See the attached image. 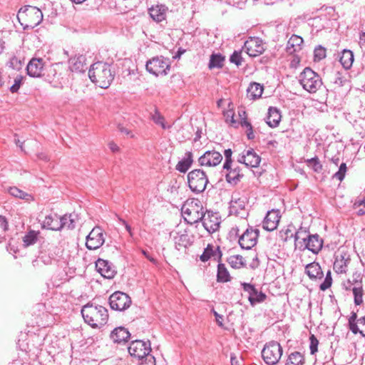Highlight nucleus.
<instances>
[{
	"label": "nucleus",
	"instance_id": "774afa93",
	"mask_svg": "<svg viewBox=\"0 0 365 365\" xmlns=\"http://www.w3.org/2000/svg\"><path fill=\"white\" fill-rule=\"evenodd\" d=\"M352 277L355 286H361V278L360 277V274H357L356 273L354 274Z\"/></svg>",
	"mask_w": 365,
	"mask_h": 365
},
{
	"label": "nucleus",
	"instance_id": "09e8293b",
	"mask_svg": "<svg viewBox=\"0 0 365 365\" xmlns=\"http://www.w3.org/2000/svg\"><path fill=\"white\" fill-rule=\"evenodd\" d=\"M349 81L347 78L343 74V73L337 71L335 73L334 83L339 87L344 86Z\"/></svg>",
	"mask_w": 365,
	"mask_h": 365
},
{
	"label": "nucleus",
	"instance_id": "e433bc0d",
	"mask_svg": "<svg viewBox=\"0 0 365 365\" xmlns=\"http://www.w3.org/2000/svg\"><path fill=\"white\" fill-rule=\"evenodd\" d=\"M225 57L220 53H213L210 56L208 67L210 69L220 68L223 66Z\"/></svg>",
	"mask_w": 365,
	"mask_h": 365
},
{
	"label": "nucleus",
	"instance_id": "8fccbe9b",
	"mask_svg": "<svg viewBox=\"0 0 365 365\" xmlns=\"http://www.w3.org/2000/svg\"><path fill=\"white\" fill-rule=\"evenodd\" d=\"M9 192L10 195L19 197L20 199H27L29 197V195L24 192L23 190L17 188L16 187H11L9 189Z\"/></svg>",
	"mask_w": 365,
	"mask_h": 365
},
{
	"label": "nucleus",
	"instance_id": "0eeeda50",
	"mask_svg": "<svg viewBox=\"0 0 365 365\" xmlns=\"http://www.w3.org/2000/svg\"><path fill=\"white\" fill-rule=\"evenodd\" d=\"M282 351L279 343L272 341L264 345L262 351V356L267 364L274 365L281 359Z\"/></svg>",
	"mask_w": 365,
	"mask_h": 365
},
{
	"label": "nucleus",
	"instance_id": "cd10ccee",
	"mask_svg": "<svg viewBox=\"0 0 365 365\" xmlns=\"http://www.w3.org/2000/svg\"><path fill=\"white\" fill-rule=\"evenodd\" d=\"M168 8L164 5H157L149 9L150 17L156 22H161L166 18Z\"/></svg>",
	"mask_w": 365,
	"mask_h": 365
},
{
	"label": "nucleus",
	"instance_id": "5701e85b",
	"mask_svg": "<svg viewBox=\"0 0 365 365\" xmlns=\"http://www.w3.org/2000/svg\"><path fill=\"white\" fill-rule=\"evenodd\" d=\"M221 257L222 252L218 246L215 247L212 245H208L204 250L203 253L200 256V259L202 262H207L210 259L219 261Z\"/></svg>",
	"mask_w": 365,
	"mask_h": 365
},
{
	"label": "nucleus",
	"instance_id": "4d7b16f0",
	"mask_svg": "<svg viewBox=\"0 0 365 365\" xmlns=\"http://www.w3.org/2000/svg\"><path fill=\"white\" fill-rule=\"evenodd\" d=\"M152 119L157 125H160L163 129H166L167 127L165 124V119L158 111H155L152 115Z\"/></svg>",
	"mask_w": 365,
	"mask_h": 365
},
{
	"label": "nucleus",
	"instance_id": "680f3d73",
	"mask_svg": "<svg viewBox=\"0 0 365 365\" xmlns=\"http://www.w3.org/2000/svg\"><path fill=\"white\" fill-rule=\"evenodd\" d=\"M230 61L237 66H239L241 64L242 62V57L240 52L235 51L230 56Z\"/></svg>",
	"mask_w": 365,
	"mask_h": 365
},
{
	"label": "nucleus",
	"instance_id": "c85d7f7f",
	"mask_svg": "<svg viewBox=\"0 0 365 365\" xmlns=\"http://www.w3.org/2000/svg\"><path fill=\"white\" fill-rule=\"evenodd\" d=\"M305 272L311 279H322L324 274L319 263L312 262L305 267Z\"/></svg>",
	"mask_w": 365,
	"mask_h": 365
},
{
	"label": "nucleus",
	"instance_id": "e2e57ef3",
	"mask_svg": "<svg viewBox=\"0 0 365 365\" xmlns=\"http://www.w3.org/2000/svg\"><path fill=\"white\" fill-rule=\"evenodd\" d=\"M131 60L130 58H125L123 62V67L125 70L128 71V75L134 74V69L130 68Z\"/></svg>",
	"mask_w": 365,
	"mask_h": 365
},
{
	"label": "nucleus",
	"instance_id": "39448f33",
	"mask_svg": "<svg viewBox=\"0 0 365 365\" xmlns=\"http://www.w3.org/2000/svg\"><path fill=\"white\" fill-rule=\"evenodd\" d=\"M27 18V23H21L24 26V29H34L38 26L43 20V14L41 11L35 6H26L24 8H21L18 14V19L19 21L21 19H24V16Z\"/></svg>",
	"mask_w": 365,
	"mask_h": 365
},
{
	"label": "nucleus",
	"instance_id": "ea45409f",
	"mask_svg": "<svg viewBox=\"0 0 365 365\" xmlns=\"http://www.w3.org/2000/svg\"><path fill=\"white\" fill-rule=\"evenodd\" d=\"M230 266L235 269H239L245 265V262L242 256L237 255L230 256L227 259Z\"/></svg>",
	"mask_w": 365,
	"mask_h": 365
},
{
	"label": "nucleus",
	"instance_id": "0e129e2a",
	"mask_svg": "<svg viewBox=\"0 0 365 365\" xmlns=\"http://www.w3.org/2000/svg\"><path fill=\"white\" fill-rule=\"evenodd\" d=\"M355 206H358L359 209L357 210L358 215H365V200H361L358 202H355Z\"/></svg>",
	"mask_w": 365,
	"mask_h": 365
},
{
	"label": "nucleus",
	"instance_id": "6ab92c4d",
	"mask_svg": "<svg viewBox=\"0 0 365 365\" xmlns=\"http://www.w3.org/2000/svg\"><path fill=\"white\" fill-rule=\"evenodd\" d=\"M180 227L178 225V230L175 232L176 235L174 236L175 246L178 250H180L182 248H186L192 243V240L188 235L187 230L186 229L180 230Z\"/></svg>",
	"mask_w": 365,
	"mask_h": 365
},
{
	"label": "nucleus",
	"instance_id": "473e14b6",
	"mask_svg": "<svg viewBox=\"0 0 365 365\" xmlns=\"http://www.w3.org/2000/svg\"><path fill=\"white\" fill-rule=\"evenodd\" d=\"M227 170L228 173L226 174V180L233 185H237L243 177V174L241 173L240 168L238 166L233 168L230 167Z\"/></svg>",
	"mask_w": 365,
	"mask_h": 365
},
{
	"label": "nucleus",
	"instance_id": "72a5a7b5",
	"mask_svg": "<svg viewBox=\"0 0 365 365\" xmlns=\"http://www.w3.org/2000/svg\"><path fill=\"white\" fill-rule=\"evenodd\" d=\"M192 163V154L191 152H186L185 157L178 162L176 170L180 173H186Z\"/></svg>",
	"mask_w": 365,
	"mask_h": 365
},
{
	"label": "nucleus",
	"instance_id": "f8f14e48",
	"mask_svg": "<svg viewBox=\"0 0 365 365\" xmlns=\"http://www.w3.org/2000/svg\"><path fill=\"white\" fill-rule=\"evenodd\" d=\"M247 202V198L245 197L233 196L230 201V214L245 218L248 215L246 209Z\"/></svg>",
	"mask_w": 365,
	"mask_h": 365
},
{
	"label": "nucleus",
	"instance_id": "7ed1b4c3",
	"mask_svg": "<svg viewBox=\"0 0 365 365\" xmlns=\"http://www.w3.org/2000/svg\"><path fill=\"white\" fill-rule=\"evenodd\" d=\"M205 212L201 202L197 200L187 202L182 207L184 220L190 225L201 221Z\"/></svg>",
	"mask_w": 365,
	"mask_h": 365
},
{
	"label": "nucleus",
	"instance_id": "f3484780",
	"mask_svg": "<svg viewBox=\"0 0 365 365\" xmlns=\"http://www.w3.org/2000/svg\"><path fill=\"white\" fill-rule=\"evenodd\" d=\"M242 286L244 291L248 294V299L252 306L263 302L266 299V294L261 291H258L252 284L242 283Z\"/></svg>",
	"mask_w": 365,
	"mask_h": 365
},
{
	"label": "nucleus",
	"instance_id": "338daca9",
	"mask_svg": "<svg viewBox=\"0 0 365 365\" xmlns=\"http://www.w3.org/2000/svg\"><path fill=\"white\" fill-rule=\"evenodd\" d=\"M118 130L122 134L125 135L128 138H133L134 136L133 131L128 128L124 127L123 125H119Z\"/></svg>",
	"mask_w": 365,
	"mask_h": 365
},
{
	"label": "nucleus",
	"instance_id": "4468645a",
	"mask_svg": "<svg viewBox=\"0 0 365 365\" xmlns=\"http://www.w3.org/2000/svg\"><path fill=\"white\" fill-rule=\"evenodd\" d=\"M350 255L344 250H339L335 255L333 268L337 274L346 273L350 262Z\"/></svg>",
	"mask_w": 365,
	"mask_h": 365
},
{
	"label": "nucleus",
	"instance_id": "412c9836",
	"mask_svg": "<svg viewBox=\"0 0 365 365\" xmlns=\"http://www.w3.org/2000/svg\"><path fill=\"white\" fill-rule=\"evenodd\" d=\"M280 216L277 210L269 211L263 221V228L268 231H273L277 227Z\"/></svg>",
	"mask_w": 365,
	"mask_h": 365
},
{
	"label": "nucleus",
	"instance_id": "f03ea898",
	"mask_svg": "<svg viewBox=\"0 0 365 365\" xmlns=\"http://www.w3.org/2000/svg\"><path fill=\"white\" fill-rule=\"evenodd\" d=\"M91 81L102 88H107L114 78L110 65L98 61L91 65L88 71Z\"/></svg>",
	"mask_w": 365,
	"mask_h": 365
},
{
	"label": "nucleus",
	"instance_id": "a18cd8bd",
	"mask_svg": "<svg viewBox=\"0 0 365 365\" xmlns=\"http://www.w3.org/2000/svg\"><path fill=\"white\" fill-rule=\"evenodd\" d=\"M140 347L141 355H151V344L150 340L138 339V348Z\"/></svg>",
	"mask_w": 365,
	"mask_h": 365
},
{
	"label": "nucleus",
	"instance_id": "2eb2a0df",
	"mask_svg": "<svg viewBox=\"0 0 365 365\" xmlns=\"http://www.w3.org/2000/svg\"><path fill=\"white\" fill-rule=\"evenodd\" d=\"M204 228L210 233L212 234L220 228V218L217 213L205 212L203 219L201 220Z\"/></svg>",
	"mask_w": 365,
	"mask_h": 365
},
{
	"label": "nucleus",
	"instance_id": "4be33fe9",
	"mask_svg": "<svg viewBox=\"0 0 365 365\" xmlns=\"http://www.w3.org/2000/svg\"><path fill=\"white\" fill-rule=\"evenodd\" d=\"M43 60L42 58H32L27 65V73L31 77H39L43 69Z\"/></svg>",
	"mask_w": 365,
	"mask_h": 365
},
{
	"label": "nucleus",
	"instance_id": "13d9d810",
	"mask_svg": "<svg viewBox=\"0 0 365 365\" xmlns=\"http://www.w3.org/2000/svg\"><path fill=\"white\" fill-rule=\"evenodd\" d=\"M309 340H310V345H309L310 353L312 354H314L317 351V346H318L319 341H318L317 339L314 335H312L309 337Z\"/></svg>",
	"mask_w": 365,
	"mask_h": 365
},
{
	"label": "nucleus",
	"instance_id": "de8ad7c7",
	"mask_svg": "<svg viewBox=\"0 0 365 365\" xmlns=\"http://www.w3.org/2000/svg\"><path fill=\"white\" fill-rule=\"evenodd\" d=\"M307 163L314 172L320 173L322 170V165L320 163L317 157L308 159Z\"/></svg>",
	"mask_w": 365,
	"mask_h": 365
},
{
	"label": "nucleus",
	"instance_id": "ddd939ff",
	"mask_svg": "<svg viewBox=\"0 0 365 365\" xmlns=\"http://www.w3.org/2000/svg\"><path fill=\"white\" fill-rule=\"evenodd\" d=\"M244 50L252 57L258 56L264 51L262 39L258 37H250L244 45Z\"/></svg>",
	"mask_w": 365,
	"mask_h": 365
},
{
	"label": "nucleus",
	"instance_id": "864d4df0",
	"mask_svg": "<svg viewBox=\"0 0 365 365\" xmlns=\"http://www.w3.org/2000/svg\"><path fill=\"white\" fill-rule=\"evenodd\" d=\"M9 67L12 68L13 69H15V70H20L22 67V61L21 60L16 57V56H13L10 58L9 63H8Z\"/></svg>",
	"mask_w": 365,
	"mask_h": 365
},
{
	"label": "nucleus",
	"instance_id": "c9c22d12",
	"mask_svg": "<svg viewBox=\"0 0 365 365\" xmlns=\"http://www.w3.org/2000/svg\"><path fill=\"white\" fill-rule=\"evenodd\" d=\"M304 355L299 351L292 352L287 360L285 365H304Z\"/></svg>",
	"mask_w": 365,
	"mask_h": 365
},
{
	"label": "nucleus",
	"instance_id": "7c9ffc66",
	"mask_svg": "<svg viewBox=\"0 0 365 365\" xmlns=\"http://www.w3.org/2000/svg\"><path fill=\"white\" fill-rule=\"evenodd\" d=\"M354 53L349 49H344L339 58V61L345 70H349L354 63Z\"/></svg>",
	"mask_w": 365,
	"mask_h": 365
},
{
	"label": "nucleus",
	"instance_id": "2f4dec72",
	"mask_svg": "<svg viewBox=\"0 0 365 365\" xmlns=\"http://www.w3.org/2000/svg\"><path fill=\"white\" fill-rule=\"evenodd\" d=\"M281 120V114L279 110L276 108H269L267 117V123L271 128L277 127Z\"/></svg>",
	"mask_w": 365,
	"mask_h": 365
},
{
	"label": "nucleus",
	"instance_id": "37998d69",
	"mask_svg": "<svg viewBox=\"0 0 365 365\" xmlns=\"http://www.w3.org/2000/svg\"><path fill=\"white\" fill-rule=\"evenodd\" d=\"M138 365H155V359L153 355H141L138 352Z\"/></svg>",
	"mask_w": 365,
	"mask_h": 365
},
{
	"label": "nucleus",
	"instance_id": "6e6d98bb",
	"mask_svg": "<svg viewBox=\"0 0 365 365\" xmlns=\"http://www.w3.org/2000/svg\"><path fill=\"white\" fill-rule=\"evenodd\" d=\"M224 155L225 158V161L223 165V168L225 170H229L230 168V165L232 164V151L231 149H227L224 151Z\"/></svg>",
	"mask_w": 365,
	"mask_h": 365
},
{
	"label": "nucleus",
	"instance_id": "6e6552de",
	"mask_svg": "<svg viewBox=\"0 0 365 365\" xmlns=\"http://www.w3.org/2000/svg\"><path fill=\"white\" fill-rule=\"evenodd\" d=\"M146 70L155 76L167 74V71L170 68L168 59L160 57H154L147 61L145 64Z\"/></svg>",
	"mask_w": 365,
	"mask_h": 365
},
{
	"label": "nucleus",
	"instance_id": "423d86ee",
	"mask_svg": "<svg viewBox=\"0 0 365 365\" xmlns=\"http://www.w3.org/2000/svg\"><path fill=\"white\" fill-rule=\"evenodd\" d=\"M188 185L190 190L196 193L203 192L208 183L205 173L200 169H195L187 174Z\"/></svg>",
	"mask_w": 365,
	"mask_h": 365
},
{
	"label": "nucleus",
	"instance_id": "bf43d9fd",
	"mask_svg": "<svg viewBox=\"0 0 365 365\" xmlns=\"http://www.w3.org/2000/svg\"><path fill=\"white\" fill-rule=\"evenodd\" d=\"M22 77L21 76H17L14 79V83L10 87V91L11 93H16L21 84Z\"/></svg>",
	"mask_w": 365,
	"mask_h": 365
},
{
	"label": "nucleus",
	"instance_id": "c03bdc74",
	"mask_svg": "<svg viewBox=\"0 0 365 365\" xmlns=\"http://www.w3.org/2000/svg\"><path fill=\"white\" fill-rule=\"evenodd\" d=\"M309 235H310L305 228L300 227L294 234L295 242L297 243V241L302 240L303 245H304Z\"/></svg>",
	"mask_w": 365,
	"mask_h": 365
},
{
	"label": "nucleus",
	"instance_id": "603ef678",
	"mask_svg": "<svg viewBox=\"0 0 365 365\" xmlns=\"http://www.w3.org/2000/svg\"><path fill=\"white\" fill-rule=\"evenodd\" d=\"M346 170L347 168L346 163H341V165H339V170L336 173H334L333 178L339 180V181H342L345 177Z\"/></svg>",
	"mask_w": 365,
	"mask_h": 365
},
{
	"label": "nucleus",
	"instance_id": "20e7f679",
	"mask_svg": "<svg viewBox=\"0 0 365 365\" xmlns=\"http://www.w3.org/2000/svg\"><path fill=\"white\" fill-rule=\"evenodd\" d=\"M299 83L310 93H316L322 85L320 76L309 67L305 68L300 73Z\"/></svg>",
	"mask_w": 365,
	"mask_h": 365
},
{
	"label": "nucleus",
	"instance_id": "3c124183",
	"mask_svg": "<svg viewBox=\"0 0 365 365\" xmlns=\"http://www.w3.org/2000/svg\"><path fill=\"white\" fill-rule=\"evenodd\" d=\"M326 57V49L322 46H317L314 51V61H320Z\"/></svg>",
	"mask_w": 365,
	"mask_h": 365
},
{
	"label": "nucleus",
	"instance_id": "b1692460",
	"mask_svg": "<svg viewBox=\"0 0 365 365\" xmlns=\"http://www.w3.org/2000/svg\"><path fill=\"white\" fill-rule=\"evenodd\" d=\"M304 249H307L314 254H317L323 246V240L319 235H310L304 245Z\"/></svg>",
	"mask_w": 365,
	"mask_h": 365
},
{
	"label": "nucleus",
	"instance_id": "79ce46f5",
	"mask_svg": "<svg viewBox=\"0 0 365 365\" xmlns=\"http://www.w3.org/2000/svg\"><path fill=\"white\" fill-rule=\"evenodd\" d=\"M352 292L354 297V304L357 306L363 303L364 290L362 286H354L352 288Z\"/></svg>",
	"mask_w": 365,
	"mask_h": 365
},
{
	"label": "nucleus",
	"instance_id": "aec40b11",
	"mask_svg": "<svg viewBox=\"0 0 365 365\" xmlns=\"http://www.w3.org/2000/svg\"><path fill=\"white\" fill-rule=\"evenodd\" d=\"M97 271L105 278L111 279L114 277L115 272L108 261L98 259L96 262Z\"/></svg>",
	"mask_w": 365,
	"mask_h": 365
},
{
	"label": "nucleus",
	"instance_id": "4c0bfd02",
	"mask_svg": "<svg viewBox=\"0 0 365 365\" xmlns=\"http://www.w3.org/2000/svg\"><path fill=\"white\" fill-rule=\"evenodd\" d=\"M76 215H65L61 217V224H62V228L67 227L68 229L72 230L76 227Z\"/></svg>",
	"mask_w": 365,
	"mask_h": 365
},
{
	"label": "nucleus",
	"instance_id": "58836bf2",
	"mask_svg": "<svg viewBox=\"0 0 365 365\" xmlns=\"http://www.w3.org/2000/svg\"><path fill=\"white\" fill-rule=\"evenodd\" d=\"M217 282H227L230 281V277L224 264H219L217 266Z\"/></svg>",
	"mask_w": 365,
	"mask_h": 365
},
{
	"label": "nucleus",
	"instance_id": "052dcab7",
	"mask_svg": "<svg viewBox=\"0 0 365 365\" xmlns=\"http://www.w3.org/2000/svg\"><path fill=\"white\" fill-rule=\"evenodd\" d=\"M8 230V222L5 217L0 215V236Z\"/></svg>",
	"mask_w": 365,
	"mask_h": 365
},
{
	"label": "nucleus",
	"instance_id": "49530a36",
	"mask_svg": "<svg viewBox=\"0 0 365 365\" xmlns=\"http://www.w3.org/2000/svg\"><path fill=\"white\" fill-rule=\"evenodd\" d=\"M240 125L242 127H245L247 128L246 133L247 136L249 140H252L255 138V135L253 133V129L251 123L247 120V117L242 118L240 120Z\"/></svg>",
	"mask_w": 365,
	"mask_h": 365
},
{
	"label": "nucleus",
	"instance_id": "f257e3e1",
	"mask_svg": "<svg viewBox=\"0 0 365 365\" xmlns=\"http://www.w3.org/2000/svg\"><path fill=\"white\" fill-rule=\"evenodd\" d=\"M81 314L85 322L93 328H101L107 323L108 319L107 309L93 303H88L83 306Z\"/></svg>",
	"mask_w": 365,
	"mask_h": 365
},
{
	"label": "nucleus",
	"instance_id": "a19ab883",
	"mask_svg": "<svg viewBox=\"0 0 365 365\" xmlns=\"http://www.w3.org/2000/svg\"><path fill=\"white\" fill-rule=\"evenodd\" d=\"M39 235V232H36L34 230H30L27 234L24 237L23 242L24 245L28 247L35 244L38 239V235Z\"/></svg>",
	"mask_w": 365,
	"mask_h": 365
},
{
	"label": "nucleus",
	"instance_id": "bb28decb",
	"mask_svg": "<svg viewBox=\"0 0 365 365\" xmlns=\"http://www.w3.org/2000/svg\"><path fill=\"white\" fill-rule=\"evenodd\" d=\"M42 227L56 231L61 230L62 229L61 217L56 214L46 216L42 223Z\"/></svg>",
	"mask_w": 365,
	"mask_h": 365
},
{
	"label": "nucleus",
	"instance_id": "69168bd1",
	"mask_svg": "<svg viewBox=\"0 0 365 365\" xmlns=\"http://www.w3.org/2000/svg\"><path fill=\"white\" fill-rule=\"evenodd\" d=\"M137 340L133 341L130 344V345L128 346V350L130 354V355L134 358L137 357L136 352H137Z\"/></svg>",
	"mask_w": 365,
	"mask_h": 365
},
{
	"label": "nucleus",
	"instance_id": "1a4fd4ad",
	"mask_svg": "<svg viewBox=\"0 0 365 365\" xmlns=\"http://www.w3.org/2000/svg\"><path fill=\"white\" fill-rule=\"evenodd\" d=\"M130 297L122 292H115L109 297V304L112 309L116 311H124L130 307L131 304Z\"/></svg>",
	"mask_w": 365,
	"mask_h": 365
},
{
	"label": "nucleus",
	"instance_id": "5fc2aeb1",
	"mask_svg": "<svg viewBox=\"0 0 365 365\" xmlns=\"http://www.w3.org/2000/svg\"><path fill=\"white\" fill-rule=\"evenodd\" d=\"M331 283H332V278H331V271L329 270L327 272V274H326L324 282L320 284V287H319L320 289L322 291H324V290L329 289L331 287Z\"/></svg>",
	"mask_w": 365,
	"mask_h": 365
},
{
	"label": "nucleus",
	"instance_id": "c756f323",
	"mask_svg": "<svg viewBox=\"0 0 365 365\" xmlns=\"http://www.w3.org/2000/svg\"><path fill=\"white\" fill-rule=\"evenodd\" d=\"M303 43V39L297 35H292L287 44L286 51L288 53L292 54L301 50V46Z\"/></svg>",
	"mask_w": 365,
	"mask_h": 365
},
{
	"label": "nucleus",
	"instance_id": "9d476101",
	"mask_svg": "<svg viewBox=\"0 0 365 365\" xmlns=\"http://www.w3.org/2000/svg\"><path fill=\"white\" fill-rule=\"evenodd\" d=\"M259 230L248 227L239 237V245L242 249L251 250L257 242Z\"/></svg>",
	"mask_w": 365,
	"mask_h": 365
},
{
	"label": "nucleus",
	"instance_id": "dca6fc26",
	"mask_svg": "<svg viewBox=\"0 0 365 365\" xmlns=\"http://www.w3.org/2000/svg\"><path fill=\"white\" fill-rule=\"evenodd\" d=\"M222 160L220 153L212 150L206 151L198 159V163L201 166L215 167L220 164Z\"/></svg>",
	"mask_w": 365,
	"mask_h": 365
},
{
	"label": "nucleus",
	"instance_id": "f704fd0d",
	"mask_svg": "<svg viewBox=\"0 0 365 365\" xmlns=\"http://www.w3.org/2000/svg\"><path fill=\"white\" fill-rule=\"evenodd\" d=\"M263 92V87L257 83H252L247 90V97L251 100H255L261 97Z\"/></svg>",
	"mask_w": 365,
	"mask_h": 365
},
{
	"label": "nucleus",
	"instance_id": "a878e982",
	"mask_svg": "<svg viewBox=\"0 0 365 365\" xmlns=\"http://www.w3.org/2000/svg\"><path fill=\"white\" fill-rule=\"evenodd\" d=\"M110 336L114 343L120 344L127 341L130 336V334L125 327H119L111 331Z\"/></svg>",
	"mask_w": 365,
	"mask_h": 365
},
{
	"label": "nucleus",
	"instance_id": "a211bd4d",
	"mask_svg": "<svg viewBox=\"0 0 365 365\" xmlns=\"http://www.w3.org/2000/svg\"><path fill=\"white\" fill-rule=\"evenodd\" d=\"M260 161V157L252 148L245 150L237 158V162L251 168H257Z\"/></svg>",
	"mask_w": 365,
	"mask_h": 365
},
{
	"label": "nucleus",
	"instance_id": "393cba45",
	"mask_svg": "<svg viewBox=\"0 0 365 365\" xmlns=\"http://www.w3.org/2000/svg\"><path fill=\"white\" fill-rule=\"evenodd\" d=\"M68 63L69 68L73 72H83L87 68L83 55H76L69 59Z\"/></svg>",
	"mask_w": 365,
	"mask_h": 365
},
{
	"label": "nucleus",
	"instance_id": "9b49d317",
	"mask_svg": "<svg viewBox=\"0 0 365 365\" xmlns=\"http://www.w3.org/2000/svg\"><path fill=\"white\" fill-rule=\"evenodd\" d=\"M104 242L103 230L95 227L86 237V246L88 250H94L101 247Z\"/></svg>",
	"mask_w": 365,
	"mask_h": 365
}]
</instances>
